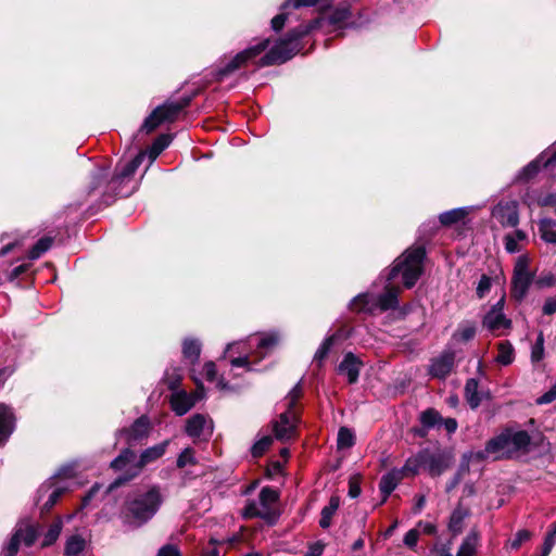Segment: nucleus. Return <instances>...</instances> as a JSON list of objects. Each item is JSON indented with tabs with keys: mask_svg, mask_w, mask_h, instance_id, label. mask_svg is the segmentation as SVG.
Segmentation results:
<instances>
[{
	"mask_svg": "<svg viewBox=\"0 0 556 556\" xmlns=\"http://www.w3.org/2000/svg\"><path fill=\"white\" fill-rule=\"evenodd\" d=\"M168 444L169 440H165L160 444L144 450L139 459H137L136 453L132 450L124 448L119 455L112 460L111 468L114 470H125V472L111 483L109 490H114L139 476L148 464L155 462L165 454Z\"/></svg>",
	"mask_w": 556,
	"mask_h": 556,
	"instance_id": "obj_1",
	"label": "nucleus"
},
{
	"mask_svg": "<svg viewBox=\"0 0 556 556\" xmlns=\"http://www.w3.org/2000/svg\"><path fill=\"white\" fill-rule=\"evenodd\" d=\"M531 442L529 433L525 430L513 431L505 429L490 439L483 451L476 454L477 458L492 457L494 460L511 458L520 450H525Z\"/></svg>",
	"mask_w": 556,
	"mask_h": 556,
	"instance_id": "obj_2",
	"label": "nucleus"
},
{
	"mask_svg": "<svg viewBox=\"0 0 556 556\" xmlns=\"http://www.w3.org/2000/svg\"><path fill=\"white\" fill-rule=\"evenodd\" d=\"M161 503L162 496L159 488H151L148 492L139 494L125 503V521L136 526L146 523L156 514Z\"/></svg>",
	"mask_w": 556,
	"mask_h": 556,
	"instance_id": "obj_3",
	"label": "nucleus"
},
{
	"mask_svg": "<svg viewBox=\"0 0 556 556\" xmlns=\"http://www.w3.org/2000/svg\"><path fill=\"white\" fill-rule=\"evenodd\" d=\"M426 251L422 247L407 250L391 269L388 280H393L399 274H402L406 288H412L422 273V261Z\"/></svg>",
	"mask_w": 556,
	"mask_h": 556,
	"instance_id": "obj_4",
	"label": "nucleus"
},
{
	"mask_svg": "<svg viewBox=\"0 0 556 556\" xmlns=\"http://www.w3.org/2000/svg\"><path fill=\"white\" fill-rule=\"evenodd\" d=\"M400 289L392 286H387L386 291L376 296L372 294H359L351 303V308L355 312L374 313L379 309L381 312L395 308L397 306V295Z\"/></svg>",
	"mask_w": 556,
	"mask_h": 556,
	"instance_id": "obj_5",
	"label": "nucleus"
},
{
	"mask_svg": "<svg viewBox=\"0 0 556 556\" xmlns=\"http://www.w3.org/2000/svg\"><path fill=\"white\" fill-rule=\"evenodd\" d=\"M530 258L528 255H520L515 263L514 276L511 280V296L521 301L534 279V271L529 269Z\"/></svg>",
	"mask_w": 556,
	"mask_h": 556,
	"instance_id": "obj_6",
	"label": "nucleus"
},
{
	"mask_svg": "<svg viewBox=\"0 0 556 556\" xmlns=\"http://www.w3.org/2000/svg\"><path fill=\"white\" fill-rule=\"evenodd\" d=\"M269 45V39H264L255 46H252L239 52L232 60H230L224 67L219 68L216 77L222 80L224 77L229 76L235 71L247 64L248 61L261 54Z\"/></svg>",
	"mask_w": 556,
	"mask_h": 556,
	"instance_id": "obj_7",
	"label": "nucleus"
},
{
	"mask_svg": "<svg viewBox=\"0 0 556 556\" xmlns=\"http://www.w3.org/2000/svg\"><path fill=\"white\" fill-rule=\"evenodd\" d=\"M420 459L424 463V469L428 470L432 477L442 475L453 464L452 454L440 450L435 452L424 450L420 452Z\"/></svg>",
	"mask_w": 556,
	"mask_h": 556,
	"instance_id": "obj_8",
	"label": "nucleus"
},
{
	"mask_svg": "<svg viewBox=\"0 0 556 556\" xmlns=\"http://www.w3.org/2000/svg\"><path fill=\"white\" fill-rule=\"evenodd\" d=\"M299 51L298 42L290 40L287 35L285 39L275 45L262 59V66L281 64L290 60Z\"/></svg>",
	"mask_w": 556,
	"mask_h": 556,
	"instance_id": "obj_9",
	"label": "nucleus"
},
{
	"mask_svg": "<svg viewBox=\"0 0 556 556\" xmlns=\"http://www.w3.org/2000/svg\"><path fill=\"white\" fill-rule=\"evenodd\" d=\"M298 414L295 410H286L279 415L278 420L273 422L275 438L279 441H287L295 435Z\"/></svg>",
	"mask_w": 556,
	"mask_h": 556,
	"instance_id": "obj_10",
	"label": "nucleus"
},
{
	"mask_svg": "<svg viewBox=\"0 0 556 556\" xmlns=\"http://www.w3.org/2000/svg\"><path fill=\"white\" fill-rule=\"evenodd\" d=\"M491 214L503 227H516L519 224L518 203L515 200L498 202Z\"/></svg>",
	"mask_w": 556,
	"mask_h": 556,
	"instance_id": "obj_11",
	"label": "nucleus"
},
{
	"mask_svg": "<svg viewBox=\"0 0 556 556\" xmlns=\"http://www.w3.org/2000/svg\"><path fill=\"white\" fill-rule=\"evenodd\" d=\"M150 429L151 425L149 418L147 416H141L136 419L129 428L122 429L121 434L125 435L127 444L132 445L136 442L148 438Z\"/></svg>",
	"mask_w": 556,
	"mask_h": 556,
	"instance_id": "obj_12",
	"label": "nucleus"
},
{
	"mask_svg": "<svg viewBox=\"0 0 556 556\" xmlns=\"http://www.w3.org/2000/svg\"><path fill=\"white\" fill-rule=\"evenodd\" d=\"M455 363L454 352H444L432 361L429 372L432 377L444 379L453 369Z\"/></svg>",
	"mask_w": 556,
	"mask_h": 556,
	"instance_id": "obj_13",
	"label": "nucleus"
},
{
	"mask_svg": "<svg viewBox=\"0 0 556 556\" xmlns=\"http://www.w3.org/2000/svg\"><path fill=\"white\" fill-rule=\"evenodd\" d=\"M15 429V416L12 408L0 403V446L3 445Z\"/></svg>",
	"mask_w": 556,
	"mask_h": 556,
	"instance_id": "obj_14",
	"label": "nucleus"
},
{
	"mask_svg": "<svg viewBox=\"0 0 556 556\" xmlns=\"http://www.w3.org/2000/svg\"><path fill=\"white\" fill-rule=\"evenodd\" d=\"M483 326L492 331L510 326V320H508L502 312V301L494 305L484 316Z\"/></svg>",
	"mask_w": 556,
	"mask_h": 556,
	"instance_id": "obj_15",
	"label": "nucleus"
},
{
	"mask_svg": "<svg viewBox=\"0 0 556 556\" xmlns=\"http://www.w3.org/2000/svg\"><path fill=\"white\" fill-rule=\"evenodd\" d=\"M361 367L362 362L353 353H348L340 363L338 371L345 375L350 383H355L358 380Z\"/></svg>",
	"mask_w": 556,
	"mask_h": 556,
	"instance_id": "obj_16",
	"label": "nucleus"
},
{
	"mask_svg": "<svg viewBox=\"0 0 556 556\" xmlns=\"http://www.w3.org/2000/svg\"><path fill=\"white\" fill-rule=\"evenodd\" d=\"M279 494L277 491L265 486L261 490L258 500V505L263 510H267L269 513L268 522L274 523L278 517L276 509L274 508V504L278 501Z\"/></svg>",
	"mask_w": 556,
	"mask_h": 556,
	"instance_id": "obj_17",
	"label": "nucleus"
},
{
	"mask_svg": "<svg viewBox=\"0 0 556 556\" xmlns=\"http://www.w3.org/2000/svg\"><path fill=\"white\" fill-rule=\"evenodd\" d=\"M403 479V470H399L396 468L388 471L383 475L379 482V489L383 494L382 503H384L388 496L395 490L397 484Z\"/></svg>",
	"mask_w": 556,
	"mask_h": 556,
	"instance_id": "obj_18",
	"label": "nucleus"
},
{
	"mask_svg": "<svg viewBox=\"0 0 556 556\" xmlns=\"http://www.w3.org/2000/svg\"><path fill=\"white\" fill-rule=\"evenodd\" d=\"M190 103V99L186 98L178 102H166L163 105L155 108L160 110L159 116L165 122H174L178 114Z\"/></svg>",
	"mask_w": 556,
	"mask_h": 556,
	"instance_id": "obj_19",
	"label": "nucleus"
},
{
	"mask_svg": "<svg viewBox=\"0 0 556 556\" xmlns=\"http://www.w3.org/2000/svg\"><path fill=\"white\" fill-rule=\"evenodd\" d=\"M144 156L146 153L140 152L132 160L127 162L118 172V174L114 177L113 182H124L125 180L131 178L138 169V167L140 166V164L142 163Z\"/></svg>",
	"mask_w": 556,
	"mask_h": 556,
	"instance_id": "obj_20",
	"label": "nucleus"
},
{
	"mask_svg": "<svg viewBox=\"0 0 556 556\" xmlns=\"http://www.w3.org/2000/svg\"><path fill=\"white\" fill-rule=\"evenodd\" d=\"M442 416L435 409H426L420 415V422L422 424L424 429L418 431L419 435L425 437L428 429L440 426Z\"/></svg>",
	"mask_w": 556,
	"mask_h": 556,
	"instance_id": "obj_21",
	"label": "nucleus"
},
{
	"mask_svg": "<svg viewBox=\"0 0 556 556\" xmlns=\"http://www.w3.org/2000/svg\"><path fill=\"white\" fill-rule=\"evenodd\" d=\"M539 232L546 243L556 244V220L552 218H542L539 222Z\"/></svg>",
	"mask_w": 556,
	"mask_h": 556,
	"instance_id": "obj_22",
	"label": "nucleus"
},
{
	"mask_svg": "<svg viewBox=\"0 0 556 556\" xmlns=\"http://www.w3.org/2000/svg\"><path fill=\"white\" fill-rule=\"evenodd\" d=\"M479 541V533L472 529L464 539L456 556H475Z\"/></svg>",
	"mask_w": 556,
	"mask_h": 556,
	"instance_id": "obj_23",
	"label": "nucleus"
},
{
	"mask_svg": "<svg viewBox=\"0 0 556 556\" xmlns=\"http://www.w3.org/2000/svg\"><path fill=\"white\" fill-rule=\"evenodd\" d=\"M339 505H340L339 497L332 496L329 501V504L321 509L319 526L323 529H327L330 527L331 519H332L333 515L336 514V511L338 510Z\"/></svg>",
	"mask_w": 556,
	"mask_h": 556,
	"instance_id": "obj_24",
	"label": "nucleus"
},
{
	"mask_svg": "<svg viewBox=\"0 0 556 556\" xmlns=\"http://www.w3.org/2000/svg\"><path fill=\"white\" fill-rule=\"evenodd\" d=\"M478 380L470 378L465 384V397L471 408H477L481 403V397L478 392Z\"/></svg>",
	"mask_w": 556,
	"mask_h": 556,
	"instance_id": "obj_25",
	"label": "nucleus"
},
{
	"mask_svg": "<svg viewBox=\"0 0 556 556\" xmlns=\"http://www.w3.org/2000/svg\"><path fill=\"white\" fill-rule=\"evenodd\" d=\"M206 419L203 415L197 414L187 420L186 432L188 435L198 438L202 434Z\"/></svg>",
	"mask_w": 556,
	"mask_h": 556,
	"instance_id": "obj_26",
	"label": "nucleus"
},
{
	"mask_svg": "<svg viewBox=\"0 0 556 556\" xmlns=\"http://www.w3.org/2000/svg\"><path fill=\"white\" fill-rule=\"evenodd\" d=\"M193 404V401L186 393H177L172 400V407L179 416L185 415Z\"/></svg>",
	"mask_w": 556,
	"mask_h": 556,
	"instance_id": "obj_27",
	"label": "nucleus"
},
{
	"mask_svg": "<svg viewBox=\"0 0 556 556\" xmlns=\"http://www.w3.org/2000/svg\"><path fill=\"white\" fill-rule=\"evenodd\" d=\"M172 139V135L163 134L153 141L151 148L148 151L151 162H153L161 154V152L169 146Z\"/></svg>",
	"mask_w": 556,
	"mask_h": 556,
	"instance_id": "obj_28",
	"label": "nucleus"
},
{
	"mask_svg": "<svg viewBox=\"0 0 556 556\" xmlns=\"http://www.w3.org/2000/svg\"><path fill=\"white\" fill-rule=\"evenodd\" d=\"M498 353L495 361L504 366L509 365L514 361V348L509 341H502L497 345Z\"/></svg>",
	"mask_w": 556,
	"mask_h": 556,
	"instance_id": "obj_29",
	"label": "nucleus"
},
{
	"mask_svg": "<svg viewBox=\"0 0 556 556\" xmlns=\"http://www.w3.org/2000/svg\"><path fill=\"white\" fill-rule=\"evenodd\" d=\"M468 513L465 509L456 508L450 518L448 529L454 534L457 535L463 531V523Z\"/></svg>",
	"mask_w": 556,
	"mask_h": 556,
	"instance_id": "obj_30",
	"label": "nucleus"
},
{
	"mask_svg": "<svg viewBox=\"0 0 556 556\" xmlns=\"http://www.w3.org/2000/svg\"><path fill=\"white\" fill-rule=\"evenodd\" d=\"M320 21L318 18L311 21L307 24L300 25L291 30L288 31V36L290 37V40L299 41L302 37L307 35L311 30L316 29L319 27Z\"/></svg>",
	"mask_w": 556,
	"mask_h": 556,
	"instance_id": "obj_31",
	"label": "nucleus"
},
{
	"mask_svg": "<svg viewBox=\"0 0 556 556\" xmlns=\"http://www.w3.org/2000/svg\"><path fill=\"white\" fill-rule=\"evenodd\" d=\"M182 353L185 358L194 363L199 359L201 353V344L197 340H185L182 344Z\"/></svg>",
	"mask_w": 556,
	"mask_h": 556,
	"instance_id": "obj_32",
	"label": "nucleus"
},
{
	"mask_svg": "<svg viewBox=\"0 0 556 556\" xmlns=\"http://www.w3.org/2000/svg\"><path fill=\"white\" fill-rule=\"evenodd\" d=\"M85 548V540L79 535H73L66 541L65 555L77 556Z\"/></svg>",
	"mask_w": 556,
	"mask_h": 556,
	"instance_id": "obj_33",
	"label": "nucleus"
},
{
	"mask_svg": "<svg viewBox=\"0 0 556 556\" xmlns=\"http://www.w3.org/2000/svg\"><path fill=\"white\" fill-rule=\"evenodd\" d=\"M62 520L56 519L48 529V531L45 534L43 541H42V547H47L52 545L59 538L61 531H62Z\"/></svg>",
	"mask_w": 556,
	"mask_h": 556,
	"instance_id": "obj_34",
	"label": "nucleus"
},
{
	"mask_svg": "<svg viewBox=\"0 0 556 556\" xmlns=\"http://www.w3.org/2000/svg\"><path fill=\"white\" fill-rule=\"evenodd\" d=\"M466 214L467 212L464 208H455L442 213L439 218L442 225L450 226L462 220Z\"/></svg>",
	"mask_w": 556,
	"mask_h": 556,
	"instance_id": "obj_35",
	"label": "nucleus"
},
{
	"mask_svg": "<svg viewBox=\"0 0 556 556\" xmlns=\"http://www.w3.org/2000/svg\"><path fill=\"white\" fill-rule=\"evenodd\" d=\"M52 245V239L49 237L41 238L37 241V243L33 247V249L29 251L28 258L29 260H37L45 252H47Z\"/></svg>",
	"mask_w": 556,
	"mask_h": 556,
	"instance_id": "obj_36",
	"label": "nucleus"
},
{
	"mask_svg": "<svg viewBox=\"0 0 556 556\" xmlns=\"http://www.w3.org/2000/svg\"><path fill=\"white\" fill-rule=\"evenodd\" d=\"M243 516L245 518H262L268 522L269 513L267 510H263L258 503L250 502L243 510Z\"/></svg>",
	"mask_w": 556,
	"mask_h": 556,
	"instance_id": "obj_37",
	"label": "nucleus"
},
{
	"mask_svg": "<svg viewBox=\"0 0 556 556\" xmlns=\"http://www.w3.org/2000/svg\"><path fill=\"white\" fill-rule=\"evenodd\" d=\"M338 448H350L354 445V434L353 432L342 427L340 428L338 432V440H337Z\"/></svg>",
	"mask_w": 556,
	"mask_h": 556,
	"instance_id": "obj_38",
	"label": "nucleus"
},
{
	"mask_svg": "<svg viewBox=\"0 0 556 556\" xmlns=\"http://www.w3.org/2000/svg\"><path fill=\"white\" fill-rule=\"evenodd\" d=\"M424 468V463L420 459V452L412 458H408L401 470H403V478L407 475H416L419 469Z\"/></svg>",
	"mask_w": 556,
	"mask_h": 556,
	"instance_id": "obj_39",
	"label": "nucleus"
},
{
	"mask_svg": "<svg viewBox=\"0 0 556 556\" xmlns=\"http://www.w3.org/2000/svg\"><path fill=\"white\" fill-rule=\"evenodd\" d=\"M160 110H153L152 113L144 119L141 130L146 131L147 134L152 132L154 129H156L163 121L159 116Z\"/></svg>",
	"mask_w": 556,
	"mask_h": 556,
	"instance_id": "obj_40",
	"label": "nucleus"
},
{
	"mask_svg": "<svg viewBox=\"0 0 556 556\" xmlns=\"http://www.w3.org/2000/svg\"><path fill=\"white\" fill-rule=\"evenodd\" d=\"M273 444V438L269 435H265L261 438L257 442L254 443V445L251 448V453L253 457H260L262 456Z\"/></svg>",
	"mask_w": 556,
	"mask_h": 556,
	"instance_id": "obj_41",
	"label": "nucleus"
},
{
	"mask_svg": "<svg viewBox=\"0 0 556 556\" xmlns=\"http://www.w3.org/2000/svg\"><path fill=\"white\" fill-rule=\"evenodd\" d=\"M333 342H334V336H330L327 339H325V341L321 343L319 349L316 351L314 361H316L317 363L320 364L328 355Z\"/></svg>",
	"mask_w": 556,
	"mask_h": 556,
	"instance_id": "obj_42",
	"label": "nucleus"
},
{
	"mask_svg": "<svg viewBox=\"0 0 556 556\" xmlns=\"http://www.w3.org/2000/svg\"><path fill=\"white\" fill-rule=\"evenodd\" d=\"M197 460L193 456V450L191 447H186L178 456L176 465L178 468H184L187 465H194Z\"/></svg>",
	"mask_w": 556,
	"mask_h": 556,
	"instance_id": "obj_43",
	"label": "nucleus"
},
{
	"mask_svg": "<svg viewBox=\"0 0 556 556\" xmlns=\"http://www.w3.org/2000/svg\"><path fill=\"white\" fill-rule=\"evenodd\" d=\"M469 471L468 464H463L451 481L446 484L445 491L448 493L454 490L463 480V477Z\"/></svg>",
	"mask_w": 556,
	"mask_h": 556,
	"instance_id": "obj_44",
	"label": "nucleus"
},
{
	"mask_svg": "<svg viewBox=\"0 0 556 556\" xmlns=\"http://www.w3.org/2000/svg\"><path fill=\"white\" fill-rule=\"evenodd\" d=\"M65 492V489L63 488H56L54 489L48 496V500L42 505L41 510L42 513H48L59 501V498L62 496V494Z\"/></svg>",
	"mask_w": 556,
	"mask_h": 556,
	"instance_id": "obj_45",
	"label": "nucleus"
},
{
	"mask_svg": "<svg viewBox=\"0 0 556 556\" xmlns=\"http://www.w3.org/2000/svg\"><path fill=\"white\" fill-rule=\"evenodd\" d=\"M543 355H544V338H543V334L540 333L536 339L535 344L532 346L531 359L534 363L540 362L543 358Z\"/></svg>",
	"mask_w": 556,
	"mask_h": 556,
	"instance_id": "obj_46",
	"label": "nucleus"
},
{
	"mask_svg": "<svg viewBox=\"0 0 556 556\" xmlns=\"http://www.w3.org/2000/svg\"><path fill=\"white\" fill-rule=\"evenodd\" d=\"M476 334V328L472 325H465L458 328L454 337L462 341H469Z\"/></svg>",
	"mask_w": 556,
	"mask_h": 556,
	"instance_id": "obj_47",
	"label": "nucleus"
},
{
	"mask_svg": "<svg viewBox=\"0 0 556 556\" xmlns=\"http://www.w3.org/2000/svg\"><path fill=\"white\" fill-rule=\"evenodd\" d=\"M22 533L23 532H15L12 535L9 544L7 545V547L4 549L5 556H15L16 555V553L18 551Z\"/></svg>",
	"mask_w": 556,
	"mask_h": 556,
	"instance_id": "obj_48",
	"label": "nucleus"
},
{
	"mask_svg": "<svg viewBox=\"0 0 556 556\" xmlns=\"http://www.w3.org/2000/svg\"><path fill=\"white\" fill-rule=\"evenodd\" d=\"M16 532H23L21 541H23L27 546L33 545L37 539V531L31 526H28L24 529H18Z\"/></svg>",
	"mask_w": 556,
	"mask_h": 556,
	"instance_id": "obj_49",
	"label": "nucleus"
},
{
	"mask_svg": "<svg viewBox=\"0 0 556 556\" xmlns=\"http://www.w3.org/2000/svg\"><path fill=\"white\" fill-rule=\"evenodd\" d=\"M301 395H302V387H301V383L299 382L293 387V389L287 395V401H288V409L287 410H294L296 401L301 397Z\"/></svg>",
	"mask_w": 556,
	"mask_h": 556,
	"instance_id": "obj_50",
	"label": "nucleus"
},
{
	"mask_svg": "<svg viewBox=\"0 0 556 556\" xmlns=\"http://www.w3.org/2000/svg\"><path fill=\"white\" fill-rule=\"evenodd\" d=\"M531 538V532L528 530H519L515 538L510 541V546L514 549H517L521 546V544Z\"/></svg>",
	"mask_w": 556,
	"mask_h": 556,
	"instance_id": "obj_51",
	"label": "nucleus"
},
{
	"mask_svg": "<svg viewBox=\"0 0 556 556\" xmlns=\"http://www.w3.org/2000/svg\"><path fill=\"white\" fill-rule=\"evenodd\" d=\"M350 11L346 8L337 9L330 16L331 24H338L346 21L350 17Z\"/></svg>",
	"mask_w": 556,
	"mask_h": 556,
	"instance_id": "obj_52",
	"label": "nucleus"
},
{
	"mask_svg": "<svg viewBox=\"0 0 556 556\" xmlns=\"http://www.w3.org/2000/svg\"><path fill=\"white\" fill-rule=\"evenodd\" d=\"M504 243H505V250L508 253H517L520 251V247L518 245V241L516 240L515 236L511 233H507L504 237Z\"/></svg>",
	"mask_w": 556,
	"mask_h": 556,
	"instance_id": "obj_53",
	"label": "nucleus"
},
{
	"mask_svg": "<svg viewBox=\"0 0 556 556\" xmlns=\"http://www.w3.org/2000/svg\"><path fill=\"white\" fill-rule=\"evenodd\" d=\"M319 0H287L282 4V9H286L288 7H293L295 9L300 7H312L318 3Z\"/></svg>",
	"mask_w": 556,
	"mask_h": 556,
	"instance_id": "obj_54",
	"label": "nucleus"
},
{
	"mask_svg": "<svg viewBox=\"0 0 556 556\" xmlns=\"http://www.w3.org/2000/svg\"><path fill=\"white\" fill-rule=\"evenodd\" d=\"M419 539V533L416 529L409 530L404 536V543L408 547L413 548L416 546Z\"/></svg>",
	"mask_w": 556,
	"mask_h": 556,
	"instance_id": "obj_55",
	"label": "nucleus"
},
{
	"mask_svg": "<svg viewBox=\"0 0 556 556\" xmlns=\"http://www.w3.org/2000/svg\"><path fill=\"white\" fill-rule=\"evenodd\" d=\"M361 494L359 480L356 477H352L349 481V495L352 498L357 497Z\"/></svg>",
	"mask_w": 556,
	"mask_h": 556,
	"instance_id": "obj_56",
	"label": "nucleus"
},
{
	"mask_svg": "<svg viewBox=\"0 0 556 556\" xmlns=\"http://www.w3.org/2000/svg\"><path fill=\"white\" fill-rule=\"evenodd\" d=\"M556 400V383L545 392L541 397L538 399V404H548Z\"/></svg>",
	"mask_w": 556,
	"mask_h": 556,
	"instance_id": "obj_57",
	"label": "nucleus"
},
{
	"mask_svg": "<svg viewBox=\"0 0 556 556\" xmlns=\"http://www.w3.org/2000/svg\"><path fill=\"white\" fill-rule=\"evenodd\" d=\"M490 287V278L486 276H482L477 287V294L479 295V298H482L485 294V292L489 291Z\"/></svg>",
	"mask_w": 556,
	"mask_h": 556,
	"instance_id": "obj_58",
	"label": "nucleus"
},
{
	"mask_svg": "<svg viewBox=\"0 0 556 556\" xmlns=\"http://www.w3.org/2000/svg\"><path fill=\"white\" fill-rule=\"evenodd\" d=\"M157 556H181V554L177 546L167 544L159 551Z\"/></svg>",
	"mask_w": 556,
	"mask_h": 556,
	"instance_id": "obj_59",
	"label": "nucleus"
},
{
	"mask_svg": "<svg viewBox=\"0 0 556 556\" xmlns=\"http://www.w3.org/2000/svg\"><path fill=\"white\" fill-rule=\"evenodd\" d=\"M278 342V337L276 334H268L261 339L258 346L262 349H268L276 345Z\"/></svg>",
	"mask_w": 556,
	"mask_h": 556,
	"instance_id": "obj_60",
	"label": "nucleus"
},
{
	"mask_svg": "<svg viewBox=\"0 0 556 556\" xmlns=\"http://www.w3.org/2000/svg\"><path fill=\"white\" fill-rule=\"evenodd\" d=\"M216 366L214 363L208 362L204 365V375L208 381H214L216 378Z\"/></svg>",
	"mask_w": 556,
	"mask_h": 556,
	"instance_id": "obj_61",
	"label": "nucleus"
},
{
	"mask_svg": "<svg viewBox=\"0 0 556 556\" xmlns=\"http://www.w3.org/2000/svg\"><path fill=\"white\" fill-rule=\"evenodd\" d=\"M286 20H287V15L285 13L276 15L271 20V27H273V29L276 30V31H279L280 29H282V27H283V25L286 23Z\"/></svg>",
	"mask_w": 556,
	"mask_h": 556,
	"instance_id": "obj_62",
	"label": "nucleus"
},
{
	"mask_svg": "<svg viewBox=\"0 0 556 556\" xmlns=\"http://www.w3.org/2000/svg\"><path fill=\"white\" fill-rule=\"evenodd\" d=\"M556 312V299L548 298L543 306V313L545 315H552Z\"/></svg>",
	"mask_w": 556,
	"mask_h": 556,
	"instance_id": "obj_63",
	"label": "nucleus"
},
{
	"mask_svg": "<svg viewBox=\"0 0 556 556\" xmlns=\"http://www.w3.org/2000/svg\"><path fill=\"white\" fill-rule=\"evenodd\" d=\"M323 551H324V544L315 543L309 546V549L305 556H320Z\"/></svg>",
	"mask_w": 556,
	"mask_h": 556,
	"instance_id": "obj_64",
	"label": "nucleus"
}]
</instances>
